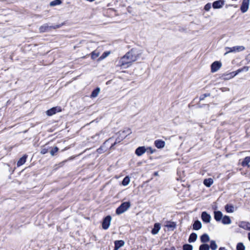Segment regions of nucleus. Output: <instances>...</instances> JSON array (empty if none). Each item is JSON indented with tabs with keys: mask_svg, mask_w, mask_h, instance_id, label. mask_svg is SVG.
<instances>
[{
	"mask_svg": "<svg viewBox=\"0 0 250 250\" xmlns=\"http://www.w3.org/2000/svg\"><path fill=\"white\" fill-rule=\"evenodd\" d=\"M139 57V54L136 52L134 49L126 53L119 61L118 66L127 68L130 66L132 63L136 61Z\"/></svg>",
	"mask_w": 250,
	"mask_h": 250,
	"instance_id": "nucleus-1",
	"label": "nucleus"
},
{
	"mask_svg": "<svg viewBox=\"0 0 250 250\" xmlns=\"http://www.w3.org/2000/svg\"><path fill=\"white\" fill-rule=\"evenodd\" d=\"M124 133H126L127 134H129L130 133H131L130 129L128 128L126 130L119 131L118 133V134L119 135L120 137H118L116 139L115 142L111 146V148H113L115 145L120 143L121 141H122L127 136V135H124Z\"/></svg>",
	"mask_w": 250,
	"mask_h": 250,
	"instance_id": "nucleus-2",
	"label": "nucleus"
},
{
	"mask_svg": "<svg viewBox=\"0 0 250 250\" xmlns=\"http://www.w3.org/2000/svg\"><path fill=\"white\" fill-rule=\"evenodd\" d=\"M130 207V204L129 202H124L116 209V213L118 215L121 214L126 211Z\"/></svg>",
	"mask_w": 250,
	"mask_h": 250,
	"instance_id": "nucleus-3",
	"label": "nucleus"
},
{
	"mask_svg": "<svg viewBox=\"0 0 250 250\" xmlns=\"http://www.w3.org/2000/svg\"><path fill=\"white\" fill-rule=\"evenodd\" d=\"M60 27H61V26L60 25H55L54 26H50L47 23H45L40 27L39 31L40 33L49 32V31H51L52 29L59 28Z\"/></svg>",
	"mask_w": 250,
	"mask_h": 250,
	"instance_id": "nucleus-4",
	"label": "nucleus"
},
{
	"mask_svg": "<svg viewBox=\"0 0 250 250\" xmlns=\"http://www.w3.org/2000/svg\"><path fill=\"white\" fill-rule=\"evenodd\" d=\"M245 47L243 46H235L232 47L226 48L225 55L230 52H239L244 50Z\"/></svg>",
	"mask_w": 250,
	"mask_h": 250,
	"instance_id": "nucleus-5",
	"label": "nucleus"
},
{
	"mask_svg": "<svg viewBox=\"0 0 250 250\" xmlns=\"http://www.w3.org/2000/svg\"><path fill=\"white\" fill-rule=\"evenodd\" d=\"M111 221V217L109 215L107 216L103 220L102 227L104 229H107L110 226Z\"/></svg>",
	"mask_w": 250,
	"mask_h": 250,
	"instance_id": "nucleus-6",
	"label": "nucleus"
},
{
	"mask_svg": "<svg viewBox=\"0 0 250 250\" xmlns=\"http://www.w3.org/2000/svg\"><path fill=\"white\" fill-rule=\"evenodd\" d=\"M250 0H243L242 4L240 7V10L243 13L246 12L249 7Z\"/></svg>",
	"mask_w": 250,
	"mask_h": 250,
	"instance_id": "nucleus-7",
	"label": "nucleus"
},
{
	"mask_svg": "<svg viewBox=\"0 0 250 250\" xmlns=\"http://www.w3.org/2000/svg\"><path fill=\"white\" fill-rule=\"evenodd\" d=\"M222 63L218 61H215L213 62L211 65V71L212 72L217 71L221 67Z\"/></svg>",
	"mask_w": 250,
	"mask_h": 250,
	"instance_id": "nucleus-8",
	"label": "nucleus"
},
{
	"mask_svg": "<svg viewBox=\"0 0 250 250\" xmlns=\"http://www.w3.org/2000/svg\"><path fill=\"white\" fill-rule=\"evenodd\" d=\"M61 111L60 107H54L46 111V114L48 116H52L57 112Z\"/></svg>",
	"mask_w": 250,
	"mask_h": 250,
	"instance_id": "nucleus-9",
	"label": "nucleus"
},
{
	"mask_svg": "<svg viewBox=\"0 0 250 250\" xmlns=\"http://www.w3.org/2000/svg\"><path fill=\"white\" fill-rule=\"evenodd\" d=\"M225 3V1L223 0H216L212 3V7L214 9H218L221 8Z\"/></svg>",
	"mask_w": 250,
	"mask_h": 250,
	"instance_id": "nucleus-10",
	"label": "nucleus"
},
{
	"mask_svg": "<svg viewBox=\"0 0 250 250\" xmlns=\"http://www.w3.org/2000/svg\"><path fill=\"white\" fill-rule=\"evenodd\" d=\"M146 151V149L145 146H140L138 147L135 150V154L138 156H140L144 154Z\"/></svg>",
	"mask_w": 250,
	"mask_h": 250,
	"instance_id": "nucleus-11",
	"label": "nucleus"
},
{
	"mask_svg": "<svg viewBox=\"0 0 250 250\" xmlns=\"http://www.w3.org/2000/svg\"><path fill=\"white\" fill-rule=\"evenodd\" d=\"M155 146L158 148H162L165 147V142L161 140H156L154 142Z\"/></svg>",
	"mask_w": 250,
	"mask_h": 250,
	"instance_id": "nucleus-12",
	"label": "nucleus"
},
{
	"mask_svg": "<svg viewBox=\"0 0 250 250\" xmlns=\"http://www.w3.org/2000/svg\"><path fill=\"white\" fill-rule=\"evenodd\" d=\"M239 226L245 229L250 230V223L247 222L242 221L240 222Z\"/></svg>",
	"mask_w": 250,
	"mask_h": 250,
	"instance_id": "nucleus-13",
	"label": "nucleus"
},
{
	"mask_svg": "<svg viewBox=\"0 0 250 250\" xmlns=\"http://www.w3.org/2000/svg\"><path fill=\"white\" fill-rule=\"evenodd\" d=\"M161 229L160 225L159 223H155L154 226V228L151 230V233L153 235L157 234Z\"/></svg>",
	"mask_w": 250,
	"mask_h": 250,
	"instance_id": "nucleus-14",
	"label": "nucleus"
},
{
	"mask_svg": "<svg viewBox=\"0 0 250 250\" xmlns=\"http://www.w3.org/2000/svg\"><path fill=\"white\" fill-rule=\"evenodd\" d=\"M214 219L217 221H220L222 220L223 218L222 213L220 211H215L214 212Z\"/></svg>",
	"mask_w": 250,
	"mask_h": 250,
	"instance_id": "nucleus-15",
	"label": "nucleus"
},
{
	"mask_svg": "<svg viewBox=\"0 0 250 250\" xmlns=\"http://www.w3.org/2000/svg\"><path fill=\"white\" fill-rule=\"evenodd\" d=\"M222 223L224 225L230 224L231 221L229 216L225 215L222 219Z\"/></svg>",
	"mask_w": 250,
	"mask_h": 250,
	"instance_id": "nucleus-16",
	"label": "nucleus"
},
{
	"mask_svg": "<svg viewBox=\"0 0 250 250\" xmlns=\"http://www.w3.org/2000/svg\"><path fill=\"white\" fill-rule=\"evenodd\" d=\"M213 183V180L211 178L204 179V185L207 187H210Z\"/></svg>",
	"mask_w": 250,
	"mask_h": 250,
	"instance_id": "nucleus-17",
	"label": "nucleus"
},
{
	"mask_svg": "<svg viewBox=\"0 0 250 250\" xmlns=\"http://www.w3.org/2000/svg\"><path fill=\"white\" fill-rule=\"evenodd\" d=\"M115 247L120 249L125 245V242L123 240H116L114 242Z\"/></svg>",
	"mask_w": 250,
	"mask_h": 250,
	"instance_id": "nucleus-18",
	"label": "nucleus"
},
{
	"mask_svg": "<svg viewBox=\"0 0 250 250\" xmlns=\"http://www.w3.org/2000/svg\"><path fill=\"white\" fill-rule=\"evenodd\" d=\"M225 209L227 212L232 213L234 211V208L233 205L227 204L225 206Z\"/></svg>",
	"mask_w": 250,
	"mask_h": 250,
	"instance_id": "nucleus-19",
	"label": "nucleus"
},
{
	"mask_svg": "<svg viewBox=\"0 0 250 250\" xmlns=\"http://www.w3.org/2000/svg\"><path fill=\"white\" fill-rule=\"evenodd\" d=\"M202 227V224L199 221H196L193 225V229L195 230H198Z\"/></svg>",
	"mask_w": 250,
	"mask_h": 250,
	"instance_id": "nucleus-20",
	"label": "nucleus"
},
{
	"mask_svg": "<svg viewBox=\"0 0 250 250\" xmlns=\"http://www.w3.org/2000/svg\"><path fill=\"white\" fill-rule=\"evenodd\" d=\"M27 156L26 155L21 157L17 162V166L20 167L24 164L26 162Z\"/></svg>",
	"mask_w": 250,
	"mask_h": 250,
	"instance_id": "nucleus-21",
	"label": "nucleus"
},
{
	"mask_svg": "<svg viewBox=\"0 0 250 250\" xmlns=\"http://www.w3.org/2000/svg\"><path fill=\"white\" fill-rule=\"evenodd\" d=\"M197 238V235L195 233H192L189 237L188 242L189 243H192L194 242Z\"/></svg>",
	"mask_w": 250,
	"mask_h": 250,
	"instance_id": "nucleus-22",
	"label": "nucleus"
},
{
	"mask_svg": "<svg viewBox=\"0 0 250 250\" xmlns=\"http://www.w3.org/2000/svg\"><path fill=\"white\" fill-rule=\"evenodd\" d=\"M100 91V88L99 87H97V88H96L92 91V92L91 94V98L96 97L99 94Z\"/></svg>",
	"mask_w": 250,
	"mask_h": 250,
	"instance_id": "nucleus-23",
	"label": "nucleus"
},
{
	"mask_svg": "<svg viewBox=\"0 0 250 250\" xmlns=\"http://www.w3.org/2000/svg\"><path fill=\"white\" fill-rule=\"evenodd\" d=\"M130 182V178L128 176H126L124 178L122 181L123 185L125 186L129 184Z\"/></svg>",
	"mask_w": 250,
	"mask_h": 250,
	"instance_id": "nucleus-24",
	"label": "nucleus"
},
{
	"mask_svg": "<svg viewBox=\"0 0 250 250\" xmlns=\"http://www.w3.org/2000/svg\"><path fill=\"white\" fill-rule=\"evenodd\" d=\"M110 54V52H109V51H107V52H104L103 54L101 55V56L99 58L98 60L99 61H101V60L105 59Z\"/></svg>",
	"mask_w": 250,
	"mask_h": 250,
	"instance_id": "nucleus-25",
	"label": "nucleus"
},
{
	"mask_svg": "<svg viewBox=\"0 0 250 250\" xmlns=\"http://www.w3.org/2000/svg\"><path fill=\"white\" fill-rule=\"evenodd\" d=\"M176 225L174 222H170L167 224L166 227L167 228L170 229L171 230H173L176 228Z\"/></svg>",
	"mask_w": 250,
	"mask_h": 250,
	"instance_id": "nucleus-26",
	"label": "nucleus"
},
{
	"mask_svg": "<svg viewBox=\"0 0 250 250\" xmlns=\"http://www.w3.org/2000/svg\"><path fill=\"white\" fill-rule=\"evenodd\" d=\"M250 162V157H246L242 163L243 166H248L249 163Z\"/></svg>",
	"mask_w": 250,
	"mask_h": 250,
	"instance_id": "nucleus-27",
	"label": "nucleus"
},
{
	"mask_svg": "<svg viewBox=\"0 0 250 250\" xmlns=\"http://www.w3.org/2000/svg\"><path fill=\"white\" fill-rule=\"evenodd\" d=\"M100 55V52L97 50H95L91 53V58L92 59H95Z\"/></svg>",
	"mask_w": 250,
	"mask_h": 250,
	"instance_id": "nucleus-28",
	"label": "nucleus"
},
{
	"mask_svg": "<svg viewBox=\"0 0 250 250\" xmlns=\"http://www.w3.org/2000/svg\"><path fill=\"white\" fill-rule=\"evenodd\" d=\"M211 219V217L209 215L207 214L204 211V222L208 223L209 222Z\"/></svg>",
	"mask_w": 250,
	"mask_h": 250,
	"instance_id": "nucleus-29",
	"label": "nucleus"
},
{
	"mask_svg": "<svg viewBox=\"0 0 250 250\" xmlns=\"http://www.w3.org/2000/svg\"><path fill=\"white\" fill-rule=\"evenodd\" d=\"M62 3L60 0H54L50 3L51 6H54L56 5H60Z\"/></svg>",
	"mask_w": 250,
	"mask_h": 250,
	"instance_id": "nucleus-30",
	"label": "nucleus"
},
{
	"mask_svg": "<svg viewBox=\"0 0 250 250\" xmlns=\"http://www.w3.org/2000/svg\"><path fill=\"white\" fill-rule=\"evenodd\" d=\"M237 250H245V247L242 243H239L237 245Z\"/></svg>",
	"mask_w": 250,
	"mask_h": 250,
	"instance_id": "nucleus-31",
	"label": "nucleus"
},
{
	"mask_svg": "<svg viewBox=\"0 0 250 250\" xmlns=\"http://www.w3.org/2000/svg\"><path fill=\"white\" fill-rule=\"evenodd\" d=\"M210 248L212 250H215L217 248V245H216L214 241H211L210 242Z\"/></svg>",
	"mask_w": 250,
	"mask_h": 250,
	"instance_id": "nucleus-32",
	"label": "nucleus"
},
{
	"mask_svg": "<svg viewBox=\"0 0 250 250\" xmlns=\"http://www.w3.org/2000/svg\"><path fill=\"white\" fill-rule=\"evenodd\" d=\"M184 250H192V247L190 245L186 244L183 246Z\"/></svg>",
	"mask_w": 250,
	"mask_h": 250,
	"instance_id": "nucleus-33",
	"label": "nucleus"
},
{
	"mask_svg": "<svg viewBox=\"0 0 250 250\" xmlns=\"http://www.w3.org/2000/svg\"><path fill=\"white\" fill-rule=\"evenodd\" d=\"M59 150V148L55 146L54 148H53L50 151V154L52 156L54 155L55 153H56Z\"/></svg>",
	"mask_w": 250,
	"mask_h": 250,
	"instance_id": "nucleus-34",
	"label": "nucleus"
},
{
	"mask_svg": "<svg viewBox=\"0 0 250 250\" xmlns=\"http://www.w3.org/2000/svg\"><path fill=\"white\" fill-rule=\"evenodd\" d=\"M48 151V148H47L46 147L44 146L43 147H42V148L41 153L42 154H46V153H47Z\"/></svg>",
	"mask_w": 250,
	"mask_h": 250,
	"instance_id": "nucleus-35",
	"label": "nucleus"
},
{
	"mask_svg": "<svg viewBox=\"0 0 250 250\" xmlns=\"http://www.w3.org/2000/svg\"><path fill=\"white\" fill-rule=\"evenodd\" d=\"M211 7V4L210 3H207L205 6H204V10L206 11H208Z\"/></svg>",
	"mask_w": 250,
	"mask_h": 250,
	"instance_id": "nucleus-36",
	"label": "nucleus"
},
{
	"mask_svg": "<svg viewBox=\"0 0 250 250\" xmlns=\"http://www.w3.org/2000/svg\"><path fill=\"white\" fill-rule=\"evenodd\" d=\"M209 240V237L208 235L204 234V243L208 242Z\"/></svg>",
	"mask_w": 250,
	"mask_h": 250,
	"instance_id": "nucleus-37",
	"label": "nucleus"
},
{
	"mask_svg": "<svg viewBox=\"0 0 250 250\" xmlns=\"http://www.w3.org/2000/svg\"><path fill=\"white\" fill-rule=\"evenodd\" d=\"M241 69L242 72H243V71L247 72L249 70V66H244V67L241 68Z\"/></svg>",
	"mask_w": 250,
	"mask_h": 250,
	"instance_id": "nucleus-38",
	"label": "nucleus"
},
{
	"mask_svg": "<svg viewBox=\"0 0 250 250\" xmlns=\"http://www.w3.org/2000/svg\"><path fill=\"white\" fill-rule=\"evenodd\" d=\"M242 71H241V69L240 68L239 69H238L235 72V73L233 75V77L236 76V75H237L239 73H240Z\"/></svg>",
	"mask_w": 250,
	"mask_h": 250,
	"instance_id": "nucleus-39",
	"label": "nucleus"
},
{
	"mask_svg": "<svg viewBox=\"0 0 250 250\" xmlns=\"http://www.w3.org/2000/svg\"><path fill=\"white\" fill-rule=\"evenodd\" d=\"M209 247L208 244H204V250H209Z\"/></svg>",
	"mask_w": 250,
	"mask_h": 250,
	"instance_id": "nucleus-40",
	"label": "nucleus"
},
{
	"mask_svg": "<svg viewBox=\"0 0 250 250\" xmlns=\"http://www.w3.org/2000/svg\"><path fill=\"white\" fill-rule=\"evenodd\" d=\"M147 150H148L149 151V152H150V153H154V150L150 147H149L147 148Z\"/></svg>",
	"mask_w": 250,
	"mask_h": 250,
	"instance_id": "nucleus-41",
	"label": "nucleus"
},
{
	"mask_svg": "<svg viewBox=\"0 0 250 250\" xmlns=\"http://www.w3.org/2000/svg\"><path fill=\"white\" fill-rule=\"evenodd\" d=\"M97 151H98V153H101L102 152V151H103V148H102V147L98 148L97 149Z\"/></svg>",
	"mask_w": 250,
	"mask_h": 250,
	"instance_id": "nucleus-42",
	"label": "nucleus"
},
{
	"mask_svg": "<svg viewBox=\"0 0 250 250\" xmlns=\"http://www.w3.org/2000/svg\"><path fill=\"white\" fill-rule=\"evenodd\" d=\"M164 250H175V249L174 247H172L170 249L166 248Z\"/></svg>",
	"mask_w": 250,
	"mask_h": 250,
	"instance_id": "nucleus-43",
	"label": "nucleus"
},
{
	"mask_svg": "<svg viewBox=\"0 0 250 250\" xmlns=\"http://www.w3.org/2000/svg\"><path fill=\"white\" fill-rule=\"evenodd\" d=\"M200 240L202 242H203V234L200 236Z\"/></svg>",
	"mask_w": 250,
	"mask_h": 250,
	"instance_id": "nucleus-44",
	"label": "nucleus"
},
{
	"mask_svg": "<svg viewBox=\"0 0 250 250\" xmlns=\"http://www.w3.org/2000/svg\"><path fill=\"white\" fill-rule=\"evenodd\" d=\"M199 250H203V244L200 245Z\"/></svg>",
	"mask_w": 250,
	"mask_h": 250,
	"instance_id": "nucleus-45",
	"label": "nucleus"
},
{
	"mask_svg": "<svg viewBox=\"0 0 250 250\" xmlns=\"http://www.w3.org/2000/svg\"><path fill=\"white\" fill-rule=\"evenodd\" d=\"M219 250H226L225 248L224 247H221L219 248Z\"/></svg>",
	"mask_w": 250,
	"mask_h": 250,
	"instance_id": "nucleus-46",
	"label": "nucleus"
},
{
	"mask_svg": "<svg viewBox=\"0 0 250 250\" xmlns=\"http://www.w3.org/2000/svg\"><path fill=\"white\" fill-rule=\"evenodd\" d=\"M201 217L202 220L203 221V212L201 214Z\"/></svg>",
	"mask_w": 250,
	"mask_h": 250,
	"instance_id": "nucleus-47",
	"label": "nucleus"
},
{
	"mask_svg": "<svg viewBox=\"0 0 250 250\" xmlns=\"http://www.w3.org/2000/svg\"><path fill=\"white\" fill-rule=\"evenodd\" d=\"M248 238H249V240H250V232H249L248 233Z\"/></svg>",
	"mask_w": 250,
	"mask_h": 250,
	"instance_id": "nucleus-48",
	"label": "nucleus"
},
{
	"mask_svg": "<svg viewBox=\"0 0 250 250\" xmlns=\"http://www.w3.org/2000/svg\"><path fill=\"white\" fill-rule=\"evenodd\" d=\"M114 250H118V249L115 247Z\"/></svg>",
	"mask_w": 250,
	"mask_h": 250,
	"instance_id": "nucleus-49",
	"label": "nucleus"
},
{
	"mask_svg": "<svg viewBox=\"0 0 250 250\" xmlns=\"http://www.w3.org/2000/svg\"><path fill=\"white\" fill-rule=\"evenodd\" d=\"M158 174H157V172H155V175H157Z\"/></svg>",
	"mask_w": 250,
	"mask_h": 250,
	"instance_id": "nucleus-50",
	"label": "nucleus"
},
{
	"mask_svg": "<svg viewBox=\"0 0 250 250\" xmlns=\"http://www.w3.org/2000/svg\"><path fill=\"white\" fill-rule=\"evenodd\" d=\"M249 56L250 57V54L249 55ZM250 62V60L249 61Z\"/></svg>",
	"mask_w": 250,
	"mask_h": 250,
	"instance_id": "nucleus-51",
	"label": "nucleus"
}]
</instances>
